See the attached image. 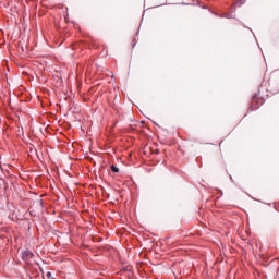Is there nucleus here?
<instances>
[{"mask_svg":"<svg viewBox=\"0 0 279 279\" xmlns=\"http://www.w3.org/2000/svg\"><path fill=\"white\" fill-rule=\"evenodd\" d=\"M22 256L24 259H28V258H32L34 256V254H32V252H29V251H24Z\"/></svg>","mask_w":279,"mask_h":279,"instance_id":"f257e3e1","label":"nucleus"},{"mask_svg":"<svg viewBox=\"0 0 279 279\" xmlns=\"http://www.w3.org/2000/svg\"><path fill=\"white\" fill-rule=\"evenodd\" d=\"M111 170H112L114 173H119V168H117V166H111Z\"/></svg>","mask_w":279,"mask_h":279,"instance_id":"f03ea898","label":"nucleus"},{"mask_svg":"<svg viewBox=\"0 0 279 279\" xmlns=\"http://www.w3.org/2000/svg\"><path fill=\"white\" fill-rule=\"evenodd\" d=\"M47 277H48V278H51V272H48V274H47Z\"/></svg>","mask_w":279,"mask_h":279,"instance_id":"7ed1b4c3","label":"nucleus"}]
</instances>
